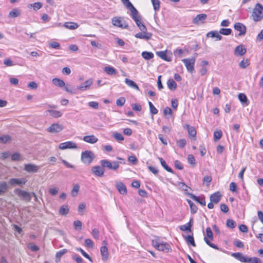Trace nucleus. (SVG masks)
<instances>
[{"label": "nucleus", "mask_w": 263, "mask_h": 263, "mask_svg": "<svg viewBox=\"0 0 263 263\" xmlns=\"http://www.w3.org/2000/svg\"><path fill=\"white\" fill-rule=\"evenodd\" d=\"M126 8L130 11V15L132 18L136 22L137 26L141 31H146L147 29L145 26L141 22V16L139 15L138 11L134 7L129 0H121Z\"/></svg>", "instance_id": "obj_1"}, {"label": "nucleus", "mask_w": 263, "mask_h": 263, "mask_svg": "<svg viewBox=\"0 0 263 263\" xmlns=\"http://www.w3.org/2000/svg\"><path fill=\"white\" fill-rule=\"evenodd\" d=\"M253 19L255 22H258L263 18V6L257 3L255 5L252 12Z\"/></svg>", "instance_id": "obj_2"}, {"label": "nucleus", "mask_w": 263, "mask_h": 263, "mask_svg": "<svg viewBox=\"0 0 263 263\" xmlns=\"http://www.w3.org/2000/svg\"><path fill=\"white\" fill-rule=\"evenodd\" d=\"M152 246L159 251L168 252L171 250L170 245L166 242H161L158 239L152 241Z\"/></svg>", "instance_id": "obj_3"}, {"label": "nucleus", "mask_w": 263, "mask_h": 263, "mask_svg": "<svg viewBox=\"0 0 263 263\" xmlns=\"http://www.w3.org/2000/svg\"><path fill=\"white\" fill-rule=\"evenodd\" d=\"M95 158L93 153L90 151H85L81 154V160L86 164H89L93 161Z\"/></svg>", "instance_id": "obj_4"}, {"label": "nucleus", "mask_w": 263, "mask_h": 263, "mask_svg": "<svg viewBox=\"0 0 263 263\" xmlns=\"http://www.w3.org/2000/svg\"><path fill=\"white\" fill-rule=\"evenodd\" d=\"M52 82L53 85L57 87L60 88L64 87V90L67 92L70 93L71 94L76 93V92L71 89L69 88L68 85L65 86V83L64 81L59 78H53L52 80Z\"/></svg>", "instance_id": "obj_5"}, {"label": "nucleus", "mask_w": 263, "mask_h": 263, "mask_svg": "<svg viewBox=\"0 0 263 263\" xmlns=\"http://www.w3.org/2000/svg\"><path fill=\"white\" fill-rule=\"evenodd\" d=\"M112 23L114 26L117 27L124 29H126L128 27V24L123 17L118 16L114 17L112 18Z\"/></svg>", "instance_id": "obj_6"}, {"label": "nucleus", "mask_w": 263, "mask_h": 263, "mask_svg": "<svg viewBox=\"0 0 263 263\" xmlns=\"http://www.w3.org/2000/svg\"><path fill=\"white\" fill-rule=\"evenodd\" d=\"M100 163L103 167H107L109 170H116L119 167V162L118 161L110 162L107 160H102Z\"/></svg>", "instance_id": "obj_7"}, {"label": "nucleus", "mask_w": 263, "mask_h": 263, "mask_svg": "<svg viewBox=\"0 0 263 263\" xmlns=\"http://www.w3.org/2000/svg\"><path fill=\"white\" fill-rule=\"evenodd\" d=\"M14 192L20 198L26 201L29 202L31 201V194L27 191L22 190L20 189H16L14 190Z\"/></svg>", "instance_id": "obj_8"}, {"label": "nucleus", "mask_w": 263, "mask_h": 263, "mask_svg": "<svg viewBox=\"0 0 263 263\" xmlns=\"http://www.w3.org/2000/svg\"><path fill=\"white\" fill-rule=\"evenodd\" d=\"M182 61L184 64L187 70L189 72L192 73L194 71L195 58L184 59L182 60Z\"/></svg>", "instance_id": "obj_9"}, {"label": "nucleus", "mask_w": 263, "mask_h": 263, "mask_svg": "<svg viewBox=\"0 0 263 263\" xmlns=\"http://www.w3.org/2000/svg\"><path fill=\"white\" fill-rule=\"evenodd\" d=\"M77 147V144L73 141H67L61 143L59 145V148L62 150L66 149H76Z\"/></svg>", "instance_id": "obj_10"}, {"label": "nucleus", "mask_w": 263, "mask_h": 263, "mask_svg": "<svg viewBox=\"0 0 263 263\" xmlns=\"http://www.w3.org/2000/svg\"><path fill=\"white\" fill-rule=\"evenodd\" d=\"M92 83L93 80L92 79H89L85 81L84 83L78 86L77 87V89L80 90L81 91H84L89 90L90 88V86L92 85Z\"/></svg>", "instance_id": "obj_11"}, {"label": "nucleus", "mask_w": 263, "mask_h": 263, "mask_svg": "<svg viewBox=\"0 0 263 263\" xmlns=\"http://www.w3.org/2000/svg\"><path fill=\"white\" fill-rule=\"evenodd\" d=\"M63 125L59 123L51 124L47 129V132L51 133H58L63 129Z\"/></svg>", "instance_id": "obj_12"}, {"label": "nucleus", "mask_w": 263, "mask_h": 263, "mask_svg": "<svg viewBox=\"0 0 263 263\" xmlns=\"http://www.w3.org/2000/svg\"><path fill=\"white\" fill-rule=\"evenodd\" d=\"M40 167L34 164L29 163L24 165V170L29 173H37Z\"/></svg>", "instance_id": "obj_13"}, {"label": "nucleus", "mask_w": 263, "mask_h": 263, "mask_svg": "<svg viewBox=\"0 0 263 263\" xmlns=\"http://www.w3.org/2000/svg\"><path fill=\"white\" fill-rule=\"evenodd\" d=\"M234 28L236 30L239 32V36L244 35L246 33V27L241 23H236L234 25Z\"/></svg>", "instance_id": "obj_14"}, {"label": "nucleus", "mask_w": 263, "mask_h": 263, "mask_svg": "<svg viewBox=\"0 0 263 263\" xmlns=\"http://www.w3.org/2000/svg\"><path fill=\"white\" fill-rule=\"evenodd\" d=\"M103 243L105 245L104 246H102L100 249L101 254L102 256V259L103 261H106L108 259V248L106 246L107 244L105 240L103 241Z\"/></svg>", "instance_id": "obj_15"}, {"label": "nucleus", "mask_w": 263, "mask_h": 263, "mask_svg": "<svg viewBox=\"0 0 263 263\" xmlns=\"http://www.w3.org/2000/svg\"><path fill=\"white\" fill-rule=\"evenodd\" d=\"M27 182V179L25 178H11L9 180V183L12 185H18L22 186Z\"/></svg>", "instance_id": "obj_16"}, {"label": "nucleus", "mask_w": 263, "mask_h": 263, "mask_svg": "<svg viewBox=\"0 0 263 263\" xmlns=\"http://www.w3.org/2000/svg\"><path fill=\"white\" fill-rule=\"evenodd\" d=\"M232 256L241 262H249L251 258L244 256L242 253L239 252L233 253Z\"/></svg>", "instance_id": "obj_17"}, {"label": "nucleus", "mask_w": 263, "mask_h": 263, "mask_svg": "<svg viewBox=\"0 0 263 263\" xmlns=\"http://www.w3.org/2000/svg\"><path fill=\"white\" fill-rule=\"evenodd\" d=\"M187 196L191 197L193 200L197 201L199 204L203 206H205L206 202L205 200V198L204 197H198L196 196L193 194L192 193H187Z\"/></svg>", "instance_id": "obj_18"}, {"label": "nucleus", "mask_w": 263, "mask_h": 263, "mask_svg": "<svg viewBox=\"0 0 263 263\" xmlns=\"http://www.w3.org/2000/svg\"><path fill=\"white\" fill-rule=\"evenodd\" d=\"M115 186L120 194L122 195H126L127 194V189L126 186L121 182H117Z\"/></svg>", "instance_id": "obj_19"}, {"label": "nucleus", "mask_w": 263, "mask_h": 263, "mask_svg": "<svg viewBox=\"0 0 263 263\" xmlns=\"http://www.w3.org/2000/svg\"><path fill=\"white\" fill-rule=\"evenodd\" d=\"M91 171L95 175L102 177L104 173V170L99 165L92 167Z\"/></svg>", "instance_id": "obj_20"}, {"label": "nucleus", "mask_w": 263, "mask_h": 263, "mask_svg": "<svg viewBox=\"0 0 263 263\" xmlns=\"http://www.w3.org/2000/svg\"><path fill=\"white\" fill-rule=\"evenodd\" d=\"M152 36V33L149 32H147L146 31H141V32H138L136 33L135 36L136 38L140 39H144L146 40H148L151 38Z\"/></svg>", "instance_id": "obj_21"}, {"label": "nucleus", "mask_w": 263, "mask_h": 263, "mask_svg": "<svg viewBox=\"0 0 263 263\" xmlns=\"http://www.w3.org/2000/svg\"><path fill=\"white\" fill-rule=\"evenodd\" d=\"M207 17V15L205 14H198L193 20V23L195 24H199L203 23Z\"/></svg>", "instance_id": "obj_22"}, {"label": "nucleus", "mask_w": 263, "mask_h": 263, "mask_svg": "<svg viewBox=\"0 0 263 263\" xmlns=\"http://www.w3.org/2000/svg\"><path fill=\"white\" fill-rule=\"evenodd\" d=\"M246 49L242 45L237 46L234 50V53L237 56H242L245 54L246 52Z\"/></svg>", "instance_id": "obj_23"}, {"label": "nucleus", "mask_w": 263, "mask_h": 263, "mask_svg": "<svg viewBox=\"0 0 263 263\" xmlns=\"http://www.w3.org/2000/svg\"><path fill=\"white\" fill-rule=\"evenodd\" d=\"M83 140L85 142L91 144H94L98 141V138L93 135L85 136L83 137Z\"/></svg>", "instance_id": "obj_24"}, {"label": "nucleus", "mask_w": 263, "mask_h": 263, "mask_svg": "<svg viewBox=\"0 0 263 263\" xmlns=\"http://www.w3.org/2000/svg\"><path fill=\"white\" fill-rule=\"evenodd\" d=\"M221 196L219 192H217L210 196V200L214 203H218L221 199Z\"/></svg>", "instance_id": "obj_25"}, {"label": "nucleus", "mask_w": 263, "mask_h": 263, "mask_svg": "<svg viewBox=\"0 0 263 263\" xmlns=\"http://www.w3.org/2000/svg\"><path fill=\"white\" fill-rule=\"evenodd\" d=\"M183 128L186 129L190 136L195 137L196 136V130L194 127L190 126L189 124H185Z\"/></svg>", "instance_id": "obj_26"}, {"label": "nucleus", "mask_w": 263, "mask_h": 263, "mask_svg": "<svg viewBox=\"0 0 263 263\" xmlns=\"http://www.w3.org/2000/svg\"><path fill=\"white\" fill-rule=\"evenodd\" d=\"M64 27L66 28L74 30L79 27V25L74 22H66L64 24Z\"/></svg>", "instance_id": "obj_27"}, {"label": "nucleus", "mask_w": 263, "mask_h": 263, "mask_svg": "<svg viewBox=\"0 0 263 263\" xmlns=\"http://www.w3.org/2000/svg\"><path fill=\"white\" fill-rule=\"evenodd\" d=\"M207 37H216V41H219L222 39V36L219 34V32L210 31L206 34Z\"/></svg>", "instance_id": "obj_28"}, {"label": "nucleus", "mask_w": 263, "mask_h": 263, "mask_svg": "<svg viewBox=\"0 0 263 263\" xmlns=\"http://www.w3.org/2000/svg\"><path fill=\"white\" fill-rule=\"evenodd\" d=\"M125 82L129 87H130L133 88H134V89H136L137 90H140L139 87H138V86L133 80H129V79H128L127 78H126L125 79Z\"/></svg>", "instance_id": "obj_29"}, {"label": "nucleus", "mask_w": 263, "mask_h": 263, "mask_svg": "<svg viewBox=\"0 0 263 263\" xmlns=\"http://www.w3.org/2000/svg\"><path fill=\"white\" fill-rule=\"evenodd\" d=\"M21 15L20 10L17 8L12 9L9 13V17L10 18H15Z\"/></svg>", "instance_id": "obj_30"}, {"label": "nucleus", "mask_w": 263, "mask_h": 263, "mask_svg": "<svg viewBox=\"0 0 263 263\" xmlns=\"http://www.w3.org/2000/svg\"><path fill=\"white\" fill-rule=\"evenodd\" d=\"M168 88L171 90H174L177 88V84L172 79H170L167 82Z\"/></svg>", "instance_id": "obj_31"}, {"label": "nucleus", "mask_w": 263, "mask_h": 263, "mask_svg": "<svg viewBox=\"0 0 263 263\" xmlns=\"http://www.w3.org/2000/svg\"><path fill=\"white\" fill-rule=\"evenodd\" d=\"M156 54L159 57L166 61H170L171 60L170 58L167 57L166 51H158Z\"/></svg>", "instance_id": "obj_32"}, {"label": "nucleus", "mask_w": 263, "mask_h": 263, "mask_svg": "<svg viewBox=\"0 0 263 263\" xmlns=\"http://www.w3.org/2000/svg\"><path fill=\"white\" fill-rule=\"evenodd\" d=\"M104 71L108 75H115L116 73V69L109 66L105 67Z\"/></svg>", "instance_id": "obj_33"}, {"label": "nucleus", "mask_w": 263, "mask_h": 263, "mask_svg": "<svg viewBox=\"0 0 263 263\" xmlns=\"http://www.w3.org/2000/svg\"><path fill=\"white\" fill-rule=\"evenodd\" d=\"M47 111L49 113L51 116L55 118H59L62 116V113L59 110L49 109Z\"/></svg>", "instance_id": "obj_34"}, {"label": "nucleus", "mask_w": 263, "mask_h": 263, "mask_svg": "<svg viewBox=\"0 0 263 263\" xmlns=\"http://www.w3.org/2000/svg\"><path fill=\"white\" fill-rule=\"evenodd\" d=\"M159 159L160 161L161 165L165 170L171 173H174L173 170L167 165L166 162L163 159V158H159Z\"/></svg>", "instance_id": "obj_35"}, {"label": "nucleus", "mask_w": 263, "mask_h": 263, "mask_svg": "<svg viewBox=\"0 0 263 263\" xmlns=\"http://www.w3.org/2000/svg\"><path fill=\"white\" fill-rule=\"evenodd\" d=\"M141 55L143 59L149 60L154 57V54L151 52L143 51L141 53Z\"/></svg>", "instance_id": "obj_36"}, {"label": "nucleus", "mask_w": 263, "mask_h": 263, "mask_svg": "<svg viewBox=\"0 0 263 263\" xmlns=\"http://www.w3.org/2000/svg\"><path fill=\"white\" fill-rule=\"evenodd\" d=\"M238 99L242 103L245 104L246 105L249 104L247 97L244 93H239L238 95Z\"/></svg>", "instance_id": "obj_37"}, {"label": "nucleus", "mask_w": 263, "mask_h": 263, "mask_svg": "<svg viewBox=\"0 0 263 263\" xmlns=\"http://www.w3.org/2000/svg\"><path fill=\"white\" fill-rule=\"evenodd\" d=\"M185 240L187 245H191L194 247L196 246L194 237L192 235H187L185 236Z\"/></svg>", "instance_id": "obj_38"}, {"label": "nucleus", "mask_w": 263, "mask_h": 263, "mask_svg": "<svg viewBox=\"0 0 263 263\" xmlns=\"http://www.w3.org/2000/svg\"><path fill=\"white\" fill-rule=\"evenodd\" d=\"M187 203H189L191 213L195 214L197 212L198 208L191 200H187Z\"/></svg>", "instance_id": "obj_39"}, {"label": "nucleus", "mask_w": 263, "mask_h": 263, "mask_svg": "<svg viewBox=\"0 0 263 263\" xmlns=\"http://www.w3.org/2000/svg\"><path fill=\"white\" fill-rule=\"evenodd\" d=\"M42 4L41 2H36L33 4H30L28 6V8H33V10L36 11L42 7Z\"/></svg>", "instance_id": "obj_40"}, {"label": "nucleus", "mask_w": 263, "mask_h": 263, "mask_svg": "<svg viewBox=\"0 0 263 263\" xmlns=\"http://www.w3.org/2000/svg\"><path fill=\"white\" fill-rule=\"evenodd\" d=\"M69 210L68 205H63L60 208L59 210V214L62 215H65L68 213Z\"/></svg>", "instance_id": "obj_41"}, {"label": "nucleus", "mask_w": 263, "mask_h": 263, "mask_svg": "<svg viewBox=\"0 0 263 263\" xmlns=\"http://www.w3.org/2000/svg\"><path fill=\"white\" fill-rule=\"evenodd\" d=\"M155 11H158L160 9V2L159 0H151Z\"/></svg>", "instance_id": "obj_42"}, {"label": "nucleus", "mask_w": 263, "mask_h": 263, "mask_svg": "<svg viewBox=\"0 0 263 263\" xmlns=\"http://www.w3.org/2000/svg\"><path fill=\"white\" fill-rule=\"evenodd\" d=\"M150 112L153 115H156L158 112V109L154 106L151 102H148Z\"/></svg>", "instance_id": "obj_43"}, {"label": "nucleus", "mask_w": 263, "mask_h": 263, "mask_svg": "<svg viewBox=\"0 0 263 263\" xmlns=\"http://www.w3.org/2000/svg\"><path fill=\"white\" fill-rule=\"evenodd\" d=\"M76 250L81 252V253L82 254V255L83 256H84L85 257H86V258H87L90 261H91V262L92 261V258L82 249H81L80 248H77L76 249Z\"/></svg>", "instance_id": "obj_44"}, {"label": "nucleus", "mask_w": 263, "mask_h": 263, "mask_svg": "<svg viewBox=\"0 0 263 263\" xmlns=\"http://www.w3.org/2000/svg\"><path fill=\"white\" fill-rule=\"evenodd\" d=\"M79 189L80 186L78 184L74 185L71 192V196L72 197H76L77 196Z\"/></svg>", "instance_id": "obj_45"}, {"label": "nucleus", "mask_w": 263, "mask_h": 263, "mask_svg": "<svg viewBox=\"0 0 263 263\" xmlns=\"http://www.w3.org/2000/svg\"><path fill=\"white\" fill-rule=\"evenodd\" d=\"M232 32V30L230 28H221L219 30V33L228 35H230Z\"/></svg>", "instance_id": "obj_46"}, {"label": "nucleus", "mask_w": 263, "mask_h": 263, "mask_svg": "<svg viewBox=\"0 0 263 263\" xmlns=\"http://www.w3.org/2000/svg\"><path fill=\"white\" fill-rule=\"evenodd\" d=\"M250 65V61L248 59L243 60L239 63V66L241 68H246Z\"/></svg>", "instance_id": "obj_47"}, {"label": "nucleus", "mask_w": 263, "mask_h": 263, "mask_svg": "<svg viewBox=\"0 0 263 263\" xmlns=\"http://www.w3.org/2000/svg\"><path fill=\"white\" fill-rule=\"evenodd\" d=\"M113 136L115 138V139L118 141H123L124 139L123 136L121 133H119L116 132L114 133Z\"/></svg>", "instance_id": "obj_48"}, {"label": "nucleus", "mask_w": 263, "mask_h": 263, "mask_svg": "<svg viewBox=\"0 0 263 263\" xmlns=\"http://www.w3.org/2000/svg\"><path fill=\"white\" fill-rule=\"evenodd\" d=\"M187 161L189 163L194 166L196 165V161L194 156L190 154L188 155Z\"/></svg>", "instance_id": "obj_49"}, {"label": "nucleus", "mask_w": 263, "mask_h": 263, "mask_svg": "<svg viewBox=\"0 0 263 263\" xmlns=\"http://www.w3.org/2000/svg\"><path fill=\"white\" fill-rule=\"evenodd\" d=\"M67 252V250L66 249H62L60 250L59 251L57 252L55 254V257L57 259L60 260L61 257L66 252Z\"/></svg>", "instance_id": "obj_50"}, {"label": "nucleus", "mask_w": 263, "mask_h": 263, "mask_svg": "<svg viewBox=\"0 0 263 263\" xmlns=\"http://www.w3.org/2000/svg\"><path fill=\"white\" fill-rule=\"evenodd\" d=\"M73 226L76 230L80 231L82 229V223L81 221L77 220L74 221Z\"/></svg>", "instance_id": "obj_51"}, {"label": "nucleus", "mask_w": 263, "mask_h": 263, "mask_svg": "<svg viewBox=\"0 0 263 263\" xmlns=\"http://www.w3.org/2000/svg\"><path fill=\"white\" fill-rule=\"evenodd\" d=\"M222 134L221 130L215 131L214 133V140L217 141L219 140L222 137Z\"/></svg>", "instance_id": "obj_52"}, {"label": "nucleus", "mask_w": 263, "mask_h": 263, "mask_svg": "<svg viewBox=\"0 0 263 263\" xmlns=\"http://www.w3.org/2000/svg\"><path fill=\"white\" fill-rule=\"evenodd\" d=\"M227 227L230 228H234L236 226V222L232 219H228L227 221Z\"/></svg>", "instance_id": "obj_53"}, {"label": "nucleus", "mask_w": 263, "mask_h": 263, "mask_svg": "<svg viewBox=\"0 0 263 263\" xmlns=\"http://www.w3.org/2000/svg\"><path fill=\"white\" fill-rule=\"evenodd\" d=\"M183 53V50L182 49L177 48L174 51V54L175 57L181 58Z\"/></svg>", "instance_id": "obj_54"}, {"label": "nucleus", "mask_w": 263, "mask_h": 263, "mask_svg": "<svg viewBox=\"0 0 263 263\" xmlns=\"http://www.w3.org/2000/svg\"><path fill=\"white\" fill-rule=\"evenodd\" d=\"M186 144V141L184 139H179L177 141V145L180 148H183Z\"/></svg>", "instance_id": "obj_55"}, {"label": "nucleus", "mask_w": 263, "mask_h": 263, "mask_svg": "<svg viewBox=\"0 0 263 263\" xmlns=\"http://www.w3.org/2000/svg\"><path fill=\"white\" fill-rule=\"evenodd\" d=\"M125 102V99L124 97H120L116 100V104L119 106H122Z\"/></svg>", "instance_id": "obj_56"}, {"label": "nucleus", "mask_w": 263, "mask_h": 263, "mask_svg": "<svg viewBox=\"0 0 263 263\" xmlns=\"http://www.w3.org/2000/svg\"><path fill=\"white\" fill-rule=\"evenodd\" d=\"M204 240L205 241L206 243L211 248L218 250V247L216 245L211 242L206 237H204Z\"/></svg>", "instance_id": "obj_57"}, {"label": "nucleus", "mask_w": 263, "mask_h": 263, "mask_svg": "<svg viewBox=\"0 0 263 263\" xmlns=\"http://www.w3.org/2000/svg\"><path fill=\"white\" fill-rule=\"evenodd\" d=\"M10 140V137L8 135H4L0 137V142L7 143Z\"/></svg>", "instance_id": "obj_58"}, {"label": "nucleus", "mask_w": 263, "mask_h": 263, "mask_svg": "<svg viewBox=\"0 0 263 263\" xmlns=\"http://www.w3.org/2000/svg\"><path fill=\"white\" fill-rule=\"evenodd\" d=\"M206 233L207 237L211 240H212L213 239V232L210 227L206 228Z\"/></svg>", "instance_id": "obj_59"}, {"label": "nucleus", "mask_w": 263, "mask_h": 263, "mask_svg": "<svg viewBox=\"0 0 263 263\" xmlns=\"http://www.w3.org/2000/svg\"><path fill=\"white\" fill-rule=\"evenodd\" d=\"M7 190V185L6 182H2L0 183V192L2 194L5 193Z\"/></svg>", "instance_id": "obj_60"}, {"label": "nucleus", "mask_w": 263, "mask_h": 263, "mask_svg": "<svg viewBox=\"0 0 263 263\" xmlns=\"http://www.w3.org/2000/svg\"><path fill=\"white\" fill-rule=\"evenodd\" d=\"M59 191V187H54L53 188L50 189L49 190V192L51 195L55 196L58 193Z\"/></svg>", "instance_id": "obj_61"}, {"label": "nucleus", "mask_w": 263, "mask_h": 263, "mask_svg": "<svg viewBox=\"0 0 263 263\" xmlns=\"http://www.w3.org/2000/svg\"><path fill=\"white\" fill-rule=\"evenodd\" d=\"M49 46L53 49H59L60 47V45L58 42H52L49 44Z\"/></svg>", "instance_id": "obj_62"}, {"label": "nucleus", "mask_w": 263, "mask_h": 263, "mask_svg": "<svg viewBox=\"0 0 263 263\" xmlns=\"http://www.w3.org/2000/svg\"><path fill=\"white\" fill-rule=\"evenodd\" d=\"M179 229L181 231H191L190 228V226H187L186 224L180 226Z\"/></svg>", "instance_id": "obj_63"}, {"label": "nucleus", "mask_w": 263, "mask_h": 263, "mask_svg": "<svg viewBox=\"0 0 263 263\" xmlns=\"http://www.w3.org/2000/svg\"><path fill=\"white\" fill-rule=\"evenodd\" d=\"M230 190L232 192H237V185L235 182H232L230 184Z\"/></svg>", "instance_id": "obj_64"}]
</instances>
